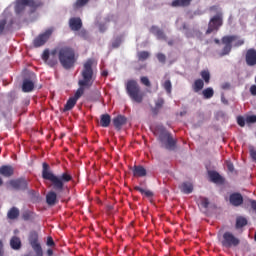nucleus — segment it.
I'll return each instance as SVG.
<instances>
[{
    "label": "nucleus",
    "instance_id": "nucleus-1",
    "mask_svg": "<svg viewBox=\"0 0 256 256\" xmlns=\"http://www.w3.org/2000/svg\"><path fill=\"white\" fill-rule=\"evenodd\" d=\"M42 178L50 181L51 187L54 190L46 195V203L48 205H55L57 203V193H63L65 191V183L73 181V176L69 172H64L59 176L55 175L49 170V164L46 162L42 164Z\"/></svg>",
    "mask_w": 256,
    "mask_h": 256
},
{
    "label": "nucleus",
    "instance_id": "nucleus-2",
    "mask_svg": "<svg viewBox=\"0 0 256 256\" xmlns=\"http://www.w3.org/2000/svg\"><path fill=\"white\" fill-rule=\"evenodd\" d=\"M82 79L78 80L79 88L74 94L73 98L76 101H79L83 94L85 93V89H91L93 87V83H95L94 72H93V59H88L84 64L81 71Z\"/></svg>",
    "mask_w": 256,
    "mask_h": 256
},
{
    "label": "nucleus",
    "instance_id": "nucleus-3",
    "mask_svg": "<svg viewBox=\"0 0 256 256\" xmlns=\"http://www.w3.org/2000/svg\"><path fill=\"white\" fill-rule=\"evenodd\" d=\"M58 61L60 62V65H62L63 69H73V67H75V63H77L75 49H73L71 46L59 47Z\"/></svg>",
    "mask_w": 256,
    "mask_h": 256
},
{
    "label": "nucleus",
    "instance_id": "nucleus-4",
    "mask_svg": "<svg viewBox=\"0 0 256 256\" xmlns=\"http://www.w3.org/2000/svg\"><path fill=\"white\" fill-rule=\"evenodd\" d=\"M221 43L224 47L219 53V57H225V55H229V53H231L233 46L241 47L242 45H245V40L239 38L237 35H227L222 37ZM232 43H234V45Z\"/></svg>",
    "mask_w": 256,
    "mask_h": 256
},
{
    "label": "nucleus",
    "instance_id": "nucleus-5",
    "mask_svg": "<svg viewBox=\"0 0 256 256\" xmlns=\"http://www.w3.org/2000/svg\"><path fill=\"white\" fill-rule=\"evenodd\" d=\"M25 7H30V12L35 13L39 7H43V2L41 0H16L14 7L16 15H21Z\"/></svg>",
    "mask_w": 256,
    "mask_h": 256
},
{
    "label": "nucleus",
    "instance_id": "nucleus-6",
    "mask_svg": "<svg viewBox=\"0 0 256 256\" xmlns=\"http://www.w3.org/2000/svg\"><path fill=\"white\" fill-rule=\"evenodd\" d=\"M129 96L134 103H142L145 93L141 91V86L135 80L129 81Z\"/></svg>",
    "mask_w": 256,
    "mask_h": 256
},
{
    "label": "nucleus",
    "instance_id": "nucleus-7",
    "mask_svg": "<svg viewBox=\"0 0 256 256\" xmlns=\"http://www.w3.org/2000/svg\"><path fill=\"white\" fill-rule=\"evenodd\" d=\"M42 60L49 65V67H55V65L59 63V48L53 49L51 52L49 49L44 50Z\"/></svg>",
    "mask_w": 256,
    "mask_h": 256
},
{
    "label": "nucleus",
    "instance_id": "nucleus-8",
    "mask_svg": "<svg viewBox=\"0 0 256 256\" xmlns=\"http://www.w3.org/2000/svg\"><path fill=\"white\" fill-rule=\"evenodd\" d=\"M241 240L233 233L227 231L222 235L221 245L225 249H232V247H239Z\"/></svg>",
    "mask_w": 256,
    "mask_h": 256
},
{
    "label": "nucleus",
    "instance_id": "nucleus-9",
    "mask_svg": "<svg viewBox=\"0 0 256 256\" xmlns=\"http://www.w3.org/2000/svg\"><path fill=\"white\" fill-rule=\"evenodd\" d=\"M160 141L164 144L165 149L168 151H175L177 147V140L173 139V136L169 132H162L160 134Z\"/></svg>",
    "mask_w": 256,
    "mask_h": 256
},
{
    "label": "nucleus",
    "instance_id": "nucleus-10",
    "mask_svg": "<svg viewBox=\"0 0 256 256\" xmlns=\"http://www.w3.org/2000/svg\"><path fill=\"white\" fill-rule=\"evenodd\" d=\"M9 187L14 189V191H27L29 187V182L24 177L18 179H12L8 182Z\"/></svg>",
    "mask_w": 256,
    "mask_h": 256
},
{
    "label": "nucleus",
    "instance_id": "nucleus-11",
    "mask_svg": "<svg viewBox=\"0 0 256 256\" xmlns=\"http://www.w3.org/2000/svg\"><path fill=\"white\" fill-rule=\"evenodd\" d=\"M29 243L35 252L36 256H43V248L39 243V235L37 232H31L29 236Z\"/></svg>",
    "mask_w": 256,
    "mask_h": 256
},
{
    "label": "nucleus",
    "instance_id": "nucleus-12",
    "mask_svg": "<svg viewBox=\"0 0 256 256\" xmlns=\"http://www.w3.org/2000/svg\"><path fill=\"white\" fill-rule=\"evenodd\" d=\"M223 25V17L221 15H216L210 19L208 24V29L206 30V35H211L213 31H219V28Z\"/></svg>",
    "mask_w": 256,
    "mask_h": 256
},
{
    "label": "nucleus",
    "instance_id": "nucleus-13",
    "mask_svg": "<svg viewBox=\"0 0 256 256\" xmlns=\"http://www.w3.org/2000/svg\"><path fill=\"white\" fill-rule=\"evenodd\" d=\"M51 35H53L52 28H49L44 33L38 35L33 41L34 47H43V45L49 41V37H51Z\"/></svg>",
    "mask_w": 256,
    "mask_h": 256
},
{
    "label": "nucleus",
    "instance_id": "nucleus-14",
    "mask_svg": "<svg viewBox=\"0 0 256 256\" xmlns=\"http://www.w3.org/2000/svg\"><path fill=\"white\" fill-rule=\"evenodd\" d=\"M246 65L249 67H255L256 65V50L253 48H250L246 51Z\"/></svg>",
    "mask_w": 256,
    "mask_h": 256
},
{
    "label": "nucleus",
    "instance_id": "nucleus-15",
    "mask_svg": "<svg viewBox=\"0 0 256 256\" xmlns=\"http://www.w3.org/2000/svg\"><path fill=\"white\" fill-rule=\"evenodd\" d=\"M208 177L212 183H216L217 185H223V183H225V178L219 175L217 171H208Z\"/></svg>",
    "mask_w": 256,
    "mask_h": 256
},
{
    "label": "nucleus",
    "instance_id": "nucleus-16",
    "mask_svg": "<svg viewBox=\"0 0 256 256\" xmlns=\"http://www.w3.org/2000/svg\"><path fill=\"white\" fill-rule=\"evenodd\" d=\"M229 202L233 205V207H241L243 205V195L241 193H232L229 196Z\"/></svg>",
    "mask_w": 256,
    "mask_h": 256
},
{
    "label": "nucleus",
    "instance_id": "nucleus-17",
    "mask_svg": "<svg viewBox=\"0 0 256 256\" xmlns=\"http://www.w3.org/2000/svg\"><path fill=\"white\" fill-rule=\"evenodd\" d=\"M112 123L115 129H117V131H121V129L123 128V125L127 124V117L123 115H118L113 118Z\"/></svg>",
    "mask_w": 256,
    "mask_h": 256
},
{
    "label": "nucleus",
    "instance_id": "nucleus-18",
    "mask_svg": "<svg viewBox=\"0 0 256 256\" xmlns=\"http://www.w3.org/2000/svg\"><path fill=\"white\" fill-rule=\"evenodd\" d=\"M69 27L71 31H80L81 27H83V22L79 17H72L69 20Z\"/></svg>",
    "mask_w": 256,
    "mask_h": 256
},
{
    "label": "nucleus",
    "instance_id": "nucleus-19",
    "mask_svg": "<svg viewBox=\"0 0 256 256\" xmlns=\"http://www.w3.org/2000/svg\"><path fill=\"white\" fill-rule=\"evenodd\" d=\"M15 174V168H13V166L11 165H3L0 167V175H2V177H13V175Z\"/></svg>",
    "mask_w": 256,
    "mask_h": 256
},
{
    "label": "nucleus",
    "instance_id": "nucleus-20",
    "mask_svg": "<svg viewBox=\"0 0 256 256\" xmlns=\"http://www.w3.org/2000/svg\"><path fill=\"white\" fill-rule=\"evenodd\" d=\"M35 89V83L29 79H24L22 84L23 93H31Z\"/></svg>",
    "mask_w": 256,
    "mask_h": 256
},
{
    "label": "nucleus",
    "instance_id": "nucleus-21",
    "mask_svg": "<svg viewBox=\"0 0 256 256\" xmlns=\"http://www.w3.org/2000/svg\"><path fill=\"white\" fill-rule=\"evenodd\" d=\"M179 189L185 195H189V194L193 193V183H191V182H183L180 185Z\"/></svg>",
    "mask_w": 256,
    "mask_h": 256
},
{
    "label": "nucleus",
    "instance_id": "nucleus-22",
    "mask_svg": "<svg viewBox=\"0 0 256 256\" xmlns=\"http://www.w3.org/2000/svg\"><path fill=\"white\" fill-rule=\"evenodd\" d=\"M10 246L14 251H19L21 249V238L13 236L10 240Z\"/></svg>",
    "mask_w": 256,
    "mask_h": 256
},
{
    "label": "nucleus",
    "instance_id": "nucleus-23",
    "mask_svg": "<svg viewBox=\"0 0 256 256\" xmlns=\"http://www.w3.org/2000/svg\"><path fill=\"white\" fill-rule=\"evenodd\" d=\"M111 125V115L102 114L100 116V126L101 127H109Z\"/></svg>",
    "mask_w": 256,
    "mask_h": 256
},
{
    "label": "nucleus",
    "instance_id": "nucleus-24",
    "mask_svg": "<svg viewBox=\"0 0 256 256\" xmlns=\"http://www.w3.org/2000/svg\"><path fill=\"white\" fill-rule=\"evenodd\" d=\"M134 177H145L147 170L143 166H135L133 169Z\"/></svg>",
    "mask_w": 256,
    "mask_h": 256
},
{
    "label": "nucleus",
    "instance_id": "nucleus-25",
    "mask_svg": "<svg viewBox=\"0 0 256 256\" xmlns=\"http://www.w3.org/2000/svg\"><path fill=\"white\" fill-rule=\"evenodd\" d=\"M163 105H165V100H163V98H159L155 103V107L152 108L153 115H158L159 111L163 108Z\"/></svg>",
    "mask_w": 256,
    "mask_h": 256
},
{
    "label": "nucleus",
    "instance_id": "nucleus-26",
    "mask_svg": "<svg viewBox=\"0 0 256 256\" xmlns=\"http://www.w3.org/2000/svg\"><path fill=\"white\" fill-rule=\"evenodd\" d=\"M249 223V221L247 220V218L243 217V216H238L236 218V225L235 228L236 229H243V227H246V225Z\"/></svg>",
    "mask_w": 256,
    "mask_h": 256
},
{
    "label": "nucleus",
    "instance_id": "nucleus-27",
    "mask_svg": "<svg viewBox=\"0 0 256 256\" xmlns=\"http://www.w3.org/2000/svg\"><path fill=\"white\" fill-rule=\"evenodd\" d=\"M19 208L17 207H12L8 213H7V217L8 219H11L12 221L15 220V219H18L19 218Z\"/></svg>",
    "mask_w": 256,
    "mask_h": 256
},
{
    "label": "nucleus",
    "instance_id": "nucleus-28",
    "mask_svg": "<svg viewBox=\"0 0 256 256\" xmlns=\"http://www.w3.org/2000/svg\"><path fill=\"white\" fill-rule=\"evenodd\" d=\"M203 87H205V82H203L202 79L195 80L192 86L194 93H199V91H202Z\"/></svg>",
    "mask_w": 256,
    "mask_h": 256
},
{
    "label": "nucleus",
    "instance_id": "nucleus-29",
    "mask_svg": "<svg viewBox=\"0 0 256 256\" xmlns=\"http://www.w3.org/2000/svg\"><path fill=\"white\" fill-rule=\"evenodd\" d=\"M193 0H174L172 2V7H189Z\"/></svg>",
    "mask_w": 256,
    "mask_h": 256
},
{
    "label": "nucleus",
    "instance_id": "nucleus-30",
    "mask_svg": "<svg viewBox=\"0 0 256 256\" xmlns=\"http://www.w3.org/2000/svg\"><path fill=\"white\" fill-rule=\"evenodd\" d=\"M75 105H77V100L74 97L69 98L64 106V111H71Z\"/></svg>",
    "mask_w": 256,
    "mask_h": 256
},
{
    "label": "nucleus",
    "instance_id": "nucleus-31",
    "mask_svg": "<svg viewBox=\"0 0 256 256\" xmlns=\"http://www.w3.org/2000/svg\"><path fill=\"white\" fill-rule=\"evenodd\" d=\"M202 95H203L204 99H211L213 97V95H215V90H213V88H211V87L205 88L202 91Z\"/></svg>",
    "mask_w": 256,
    "mask_h": 256
},
{
    "label": "nucleus",
    "instance_id": "nucleus-32",
    "mask_svg": "<svg viewBox=\"0 0 256 256\" xmlns=\"http://www.w3.org/2000/svg\"><path fill=\"white\" fill-rule=\"evenodd\" d=\"M34 217H35V213L29 210H26L22 213V219L24 221H33Z\"/></svg>",
    "mask_w": 256,
    "mask_h": 256
},
{
    "label": "nucleus",
    "instance_id": "nucleus-33",
    "mask_svg": "<svg viewBox=\"0 0 256 256\" xmlns=\"http://www.w3.org/2000/svg\"><path fill=\"white\" fill-rule=\"evenodd\" d=\"M122 43H123V36H117L112 40V49H117L121 47Z\"/></svg>",
    "mask_w": 256,
    "mask_h": 256
},
{
    "label": "nucleus",
    "instance_id": "nucleus-34",
    "mask_svg": "<svg viewBox=\"0 0 256 256\" xmlns=\"http://www.w3.org/2000/svg\"><path fill=\"white\" fill-rule=\"evenodd\" d=\"M202 79L206 84H209V81H211V73H209V70H203L200 73Z\"/></svg>",
    "mask_w": 256,
    "mask_h": 256
},
{
    "label": "nucleus",
    "instance_id": "nucleus-35",
    "mask_svg": "<svg viewBox=\"0 0 256 256\" xmlns=\"http://www.w3.org/2000/svg\"><path fill=\"white\" fill-rule=\"evenodd\" d=\"M89 3V0H76L74 3V9H81V7H85Z\"/></svg>",
    "mask_w": 256,
    "mask_h": 256
},
{
    "label": "nucleus",
    "instance_id": "nucleus-36",
    "mask_svg": "<svg viewBox=\"0 0 256 256\" xmlns=\"http://www.w3.org/2000/svg\"><path fill=\"white\" fill-rule=\"evenodd\" d=\"M151 54H149V52L147 51H141L138 52V59L139 61H147V59H149Z\"/></svg>",
    "mask_w": 256,
    "mask_h": 256
},
{
    "label": "nucleus",
    "instance_id": "nucleus-37",
    "mask_svg": "<svg viewBox=\"0 0 256 256\" xmlns=\"http://www.w3.org/2000/svg\"><path fill=\"white\" fill-rule=\"evenodd\" d=\"M163 88L165 89L166 93H168L169 95H171V91L173 89V85L171 84V80H166L163 83Z\"/></svg>",
    "mask_w": 256,
    "mask_h": 256
},
{
    "label": "nucleus",
    "instance_id": "nucleus-38",
    "mask_svg": "<svg viewBox=\"0 0 256 256\" xmlns=\"http://www.w3.org/2000/svg\"><path fill=\"white\" fill-rule=\"evenodd\" d=\"M136 191H139L142 195L146 197H153V192L151 190H145L141 187H136Z\"/></svg>",
    "mask_w": 256,
    "mask_h": 256
},
{
    "label": "nucleus",
    "instance_id": "nucleus-39",
    "mask_svg": "<svg viewBox=\"0 0 256 256\" xmlns=\"http://www.w3.org/2000/svg\"><path fill=\"white\" fill-rule=\"evenodd\" d=\"M156 58L158 59L159 63H162V65H165V63L167 61V56H165V54L158 53V54H156Z\"/></svg>",
    "mask_w": 256,
    "mask_h": 256
},
{
    "label": "nucleus",
    "instance_id": "nucleus-40",
    "mask_svg": "<svg viewBox=\"0 0 256 256\" xmlns=\"http://www.w3.org/2000/svg\"><path fill=\"white\" fill-rule=\"evenodd\" d=\"M140 83H142V85H144L145 87H151V81L147 76H142L140 78Z\"/></svg>",
    "mask_w": 256,
    "mask_h": 256
},
{
    "label": "nucleus",
    "instance_id": "nucleus-41",
    "mask_svg": "<svg viewBox=\"0 0 256 256\" xmlns=\"http://www.w3.org/2000/svg\"><path fill=\"white\" fill-rule=\"evenodd\" d=\"M182 29H184L185 32V36L188 38V39H191V37H193V33L191 32V30H189V28L187 27V24L184 23L182 25Z\"/></svg>",
    "mask_w": 256,
    "mask_h": 256
},
{
    "label": "nucleus",
    "instance_id": "nucleus-42",
    "mask_svg": "<svg viewBox=\"0 0 256 256\" xmlns=\"http://www.w3.org/2000/svg\"><path fill=\"white\" fill-rule=\"evenodd\" d=\"M200 205L204 207V209L209 208V199L205 197H200Z\"/></svg>",
    "mask_w": 256,
    "mask_h": 256
},
{
    "label": "nucleus",
    "instance_id": "nucleus-43",
    "mask_svg": "<svg viewBox=\"0 0 256 256\" xmlns=\"http://www.w3.org/2000/svg\"><path fill=\"white\" fill-rule=\"evenodd\" d=\"M155 37H157V39L159 40L167 41V36L165 35V32H163V30L161 29L157 32Z\"/></svg>",
    "mask_w": 256,
    "mask_h": 256
},
{
    "label": "nucleus",
    "instance_id": "nucleus-44",
    "mask_svg": "<svg viewBox=\"0 0 256 256\" xmlns=\"http://www.w3.org/2000/svg\"><path fill=\"white\" fill-rule=\"evenodd\" d=\"M5 25H7V20H0V35H3V32L5 31Z\"/></svg>",
    "mask_w": 256,
    "mask_h": 256
},
{
    "label": "nucleus",
    "instance_id": "nucleus-45",
    "mask_svg": "<svg viewBox=\"0 0 256 256\" xmlns=\"http://www.w3.org/2000/svg\"><path fill=\"white\" fill-rule=\"evenodd\" d=\"M237 123L240 127H245V118H243V116H238Z\"/></svg>",
    "mask_w": 256,
    "mask_h": 256
},
{
    "label": "nucleus",
    "instance_id": "nucleus-46",
    "mask_svg": "<svg viewBox=\"0 0 256 256\" xmlns=\"http://www.w3.org/2000/svg\"><path fill=\"white\" fill-rule=\"evenodd\" d=\"M246 123H256V115H251L246 118Z\"/></svg>",
    "mask_w": 256,
    "mask_h": 256
},
{
    "label": "nucleus",
    "instance_id": "nucleus-47",
    "mask_svg": "<svg viewBox=\"0 0 256 256\" xmlns=\"http://www.w3.org/2000/svg\"><path fill=\"white\" fill-rule=\"evenodd\" d=\"M47 245H48V247H54L55 241L53 240V237L47 238Z\"/></svg>",
    "mask_w": 256,
    "mask_h": 256
},
{
    "label": "nucleus",
    "instance_id": "nucleus-48",
    "mask_svg": "<svg viewBox=\"0 0 256 256\" xmlns=\"http://www.w3.org/2000/svg\"><path fill=\"white\" fill-rule=\"evenodd\" d=\"M160 30H161V29H159V27H157V26H152V27L150 28V33H152V35H155V36H156L157 32L160 31Z\"/></svg>",
    "mask_w": 256,
    "mask_h": 256
},
{
    "label": "nucleus",
    "instance_id": "nucleus-49",
    "mask_svg": "<svg viewBox=\"0 0 256 256\" xmlns=\"http://www.w3.org/2000/svg\"><path fill=\"white\" fill-rule=\"evenodd\" d=\"M227 169H228V171H230V173H233V171H235V166L233 165V163L228 162Z\"/></svg>",
    "mask_w": 256,
    "mask_h": 256
},
{
    "label": "nucleus",
    "instance_id": "nucleus-50",
    "mask_svg": "<svg viewBox=\"0 0 256 256\" xmlns=\"http://www.w3.org/2000/svg\"><path fill=\"white\" fill-rule=\"evenodd\" d=\"M4 245H3V240H0V256L5 255V250H4Z\"/></svg>",
    "mask_w": 256,
    "mask_h": 256
},
{
    "label": "nucleus",
    "instance_id": "nucleus-51",
    "mask_svg": "<svg viewBox=\"0 0 256 256\" xmlns=\"http://www.w3.org/2000/svg\"><path fill=\"white\" fill-rule=\"evenodd\" d=\"M249 203L251 205V209L256 213V200H249Z\"/></svg>",
    "mask_w": 256,
    "mask_h": 256
},
{
    "label": "nucleus",
    "instance_id": "nucleus-52",
    "mask_svg": "<svg viewBox=\"0 0 256 256\" xmlns=\"http://www.w3.org/2000/svg\"><path fill=\"white\" fill-rule=\"evenodd\" d=\"M250 156L253 159V161L256 162V150L255 149L250 150Z\"/></svg>",
    "mask_w": 256,
    "mask_h": 256
},
{
    "label": "nucleus",
    "instance_id": "nucleus-53",
    "mask_svg": "<svg viewBox=\"0 0 256 256\" xmlns=\"http://www.w3.org/2000/svg\"><path fill=\"white\" fill-rule=\"evenodd\" d=\"M221 88L224 90L231 89V84L228 82H225L222 84Z\"/></svg>",
    "mask_w": 256,
    "mask_h": 256
},
{
    "label": "nucleus",
    "instance_id": "nucleus-54",
    "mask_svg": "<svg viewBox=\"0 0 256 256\" xmlns=\"http://www.w3.org/2000/svg\"><path fill=\"white\" fill-rule=\"evenodd\" d=\"M250 93H251V95H256V85H252L251 87H250Z\"/></svg>",
    "mask_w": 256,
    "mask_h": 256
},
{
    "label": "nucleus",
    "instance_id": "nucleus-55",
    "mask_svg": "<svg viewBox=\"0 0 256 256\" xmlns=\"http://www.w3.org/2000/svg\"><path fill=\"white\" fill-rule=\"evenodd\" d=\"M107 75H109V72H107V70H104L102 72V77H107Z\"/></svg>",
    "mask_w": 256,
    "mask_h": 256
},
{
    "label": "nucleus",
    "instance_id": "nucleus-56",
    "mask_svg": "<svg viewBox=\"0 0 256 256\" xmlns=\"http://www.w3.org/2000/svg\"><path fill=\"white\" fill-rule=\"evenodd\" d=\"M47 255L48 256H52L53 255V250L52 249H48L47 250Z\"/></svg>",
    "mask_w": 256,
    "mask_h": 256
},
{
    "label": "nucleus",
    "instance_id": "nucleus-57",
    "mask_svg": "<svg viewBox=\"0 0 256 256\" xmlns=\"http://www.w3.org/2000/svg\"><path fill=\"white\" fill-rule=\"evenodd\" d=\"M125 87H126V92L129 93V81L126 82Z\"/></svg>",
    "mask_w": 256,
    "mask_h": 256
},
{
    "label": "nucleus",
    "instance_id": "nucleus-58",
    "mask_svg": "<svg viewBox=\"0 0 256 256\" xmlns=\"http://www.w3.org/2000/svg\"><path fill=\"white\" fill-rule=\"evenodd\" d=\"M214 43H216V45H220L221 44V40L220 39H214Z\"/></svg>",
    "mask_w": 256,
    "mask_h": 256
},
{
    "label": "nucleus",
    "instance_id": "nucleus-59",
    "mask_svg": "<svg viewBox=\"0 0 256 256\" xmlns=\"http://www.w3.org/2000/svg\"><path fill=\"white\" fill-rule=\"evenodd\" d=\"M3 185V178L0 177V187Z\"/></svg>",
    "mask_w": 256,
    "mask_h": 256
},
{
    "label": "nucleus",
    "instance_id": "nucleus-60",
    "mask_svg": "<svg viewBox=\"0 0 256 256\" xmlns=\"http://www.w3.org/2000/svg\"><path fill=\"white\" fill-rule=\"evenodd\" d=\"M168 45H172V43H171V42H168Z\"/></svg>",
    "mask_w": 256,
    "mask_h": 256
}]
</instances>
